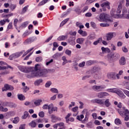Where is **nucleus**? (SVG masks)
Returning a JSON list of instances; mask_svg holds the SVG:
<instances>
[{
    "instance_id": "obj_64",
    "label": "nucleus",
    "mask_w": 129,
    "mask_h": 129,
    "mask_svg": "<svg viewBox=\"0 0 129 129\" xmlns=\"http://www.w3.org/2000/svg\"><path fill=\"white\" fill-rule=\"evenodd\" d=\"M6 24V21L2 20L0 21V26H4Z\"/></svg>"
},
{
    "instance_id": "obj_7",
    "label": "nucleus",
    "mask_w": 129,
    "mask_h": 129,
    "mask_svg": "<svg viewBox=\"0 0 129 129\" xmlns=\"http://www.w3.org/2000/svg\"><path fill=\"white\" fill-rule=\"evenodd\" d=\"M18 68L20 71H21V72H24V73H29L32 69L29 67L23 66H18Z\"/></svg>"
},
{
    "instance_id": "obj_14",
    "label": "nucleus",
    "mask_w": 129,
    "mask_h": 129,
    "mask_svg": "<svg viewBox=\"0 0 129 129\" xmlns=\"http://www.w3.org/2000/svg\"><path fill=\"white\" fill-rule=\"evenodd\" d=\"M100 7L102 8L106 7L107 9H108V10H110V3L108 1L103 2L100 5Z\"/></svg>"
},
{
    "instance_id": "obj_26",
    "label": "nucleus",
    "mask_w": 129,
    "mask_h": 129,
    "mask_svg": "<svg viewBox=\"0 0 129 129\" xmlns=\"http://www.w3.org/2000/svg\"><path fill=\"white\" fill-rule=\"evenodd\" d=\"M8 68H10L12 70H13L14 69V68L12 67V66L8 65L7 67L1 66L0 67V70H6V69H8Z\"/></svg>"
},
{
    "instance_id": "obj_3",
    "label": "nucleus",
    "mask_w": 129,
    "mask_h": 129,
    "mask_svg": "<svg viewBox=\"0 0 129 129\" xmlns=\"http://www.w3.org/2000/svg\"><path fill=\"white\" fill-rule=\"evenodd\" d=\"M107 91H108V92H113V93H116V94H117V95H118L119 97L123 98V99H124V98H125L126 97V96L124 95V94H123V92L119 90L118 89H116V88L108 89H107Z\"/></svg>"
},
{
    "instance_id": "obj_42",
    "label": "nucleus",
    "mask_w": 129,
    "mask_h": 129,
    "mask_svg": "<svg viewBox=\"0 0 129 129\" xmlns=\"http://www.w3.org/2000/svg\"><path fill=\"white\" fill-rule=\"evenodd\" d=\"M28 8H29V6H25L22 9V11L21 14H25L27 11H28Z\"/></svg>"
},
{
    "instance_id": "obj_25",
    "label": "nucleus",
    "mask_w": 129,
    "mask_h": 129,
    "mask_svg": "<svg viewBox=\"0 0 129 129\" xmlns=\"http://www.w3.org/2000/svg\"><path fill=\"white\" fill-rule=\"evenodd\" d=\"M78 33L79 34H80V35H81L83 37H86V36H87V33H86V31H83L81 29H80L78 31Z\"/></svg>"
},
{
    "instance_id": "obj_62",
    "label": "nucleus",
    "mask_w": 129,
    "mask_h": 129,
    "mask_svg": "<svg viewBox=\"0 0 129 129\" xmlns=\"http://www.w3.org/2000/svg\"><path fill=\"white\" fill-rule=\"evenodd\" d=\"M87 10H88V6H85V7H84L83 10H82V12L85 13V12H86V11H87Z\"/></svg>"
},
{
    "instance_id": "obj_61",
    "label": "nucleus",
    "mask_w": 129,
    "mask_h": 129,
    "mask_svg": "<svg viewBox=\"0 0 129 129\" xmlns=\"http://www.w3.org/2000/svg\"><path fill=\"white\" fill-rule=\"evenodd\" d=\"M24 92H27V91H29L30 90V88L27 86H24L23 88Z\"/></svg>"
},
{
    "instance_id": "obj_2",
    "label": "nucleus",
    "mask_w": 129,
    "mask_h": 129,
    "mask_svg": "<svg viewBox=\"0 0 129 129\" xmlns=\"http://www.w3.org/2000/svg\"><path fill=\"white\" fill-rule=\"evenodd\" d=\"M118 112L121 116L124 117V120L127 121L129 119V111L127 109H125V107H122V110L121 109H118Z\"/></svg>"
},
{
    "instance_id": "obj_9",
    "label": "nucleus",
    "mask_w": 129,
    "mask_h": 129,
    "mask_svg": "<svg viewBox=\"0 0 129 129\" xmlns=\"http://www.w3.org/2000/svg\"><path fill=\"white\" fill-rule=\"evenodd\" d=\"M54 111H58V107H54V105L51 103L49 105V113L51 114V113H53Z\"/></svg>"
},
{
    "instance_id": "obj_37",
    "label": "nucleus",
    "mask_w": 129,
    "mask_h": 129,
    "mask_svg": "<svg viewBox=\"0 0 129 129\" xmlns=\"http://www.w3.org/2000/svg\"><path fill=\"white\" fill-rule=\"evenodd\" d=\"M28 116H29V112H28V111H25L24 112V115L22 116V119H26Z\"/></svg>"
},
{
    "instance_id": "obj_50",
    "label": "nucleus",
    "mask_w": 129,
    "mask_h": 129,
    "mask_svg": "<svg viewBox=\"0 0 129 129\" xmlns=\"http://www.w3.org/2000/svg\"><path fill=\"white\" fill-rule=\"evenodd\" d=\"M94 78H95V79H101V75H100V74L97 75L96 74L94 75Z\"/></svg>"
},
{
    "instance_id": "obj_51",
    "label": "nucleus",
    "mask_w": 129,
    "mask_h": 129,
    "mask_svg": "<svg viewBox=\"0 0 129 129\" xmlns=\"http://www.w3.org/2000/svg\"><path fill=\"white\" fill-rule=\"evenodd\" d=\"M100 27H109V24L108 23H100Z\"/></svg>"
},
{
    "instance_id": "obj_41",
    "label": "nucleus",
    "mask_w": 129,
    "mask_h": 129,
    "mask_svg": "<svg viewBox=\"0 0 129 129\" xmlns=\"http://www.w3.org/2000/svg\"><path fill=\"white\" fill-rule=\"evenodd\" d=\"M8 106L11 107V108H13L14 107H16V104L14 103L10 102L8 103Z\"/></svg>"
},
{
    "instance_id": "obj_10",
    "label": "nucleus",
    "mask_w": 129,
    "mask_h": 129,
    "mask_svg": "<svg viewBox=\"0 0 129 129\" xmlns=\"http://www.w3.org/2000/svg\"><path fill=\"white\" fill-rule=\"evenodd\" d=\"M14 89V87L13 86L10 85L8 84L4 85V87L2 88V91H8V90H13Z\"/></svg>"
},
{
    "instance_id": "obj_40",
    "label": "nucleus",
    "mask_w": 129,
    "mask_h": 129,
    "mask_svg": "<svg viewBox=\"0 0 129 129\" xmlns=\"http://www.w3.org/2000/svg\"><path fill=\"white\" fill-rule=\"evenodd\" d=\"M87 127L88 128H92L93 127V124H92V122H89L86 124Z\"/></svg>"
},
{
    "instance_id": "obj_56",
    "label": "nucleus",
    "mask_w": 129,
    "mask_h": 129,
    "mask_svg": "<svg viewBox=\"0 0 129 129\" xmlns=\"http://www.w3.org/2000/svg\"><path fill=\"white\" fill-rule=\"evenodd\" d=\"M75 12L77 13L78 15H80L81 14L82 11H80V9L77 8L75 10Z\"/></svg>"
},
{
    "instance_id": "obj_4",
    "label": "nucleus",
    "mask_w": 129,
    "mask_h": 129,
    "mask_svg": "<svg viewBox=\"0 0 129 129\" xmlns=\"http://www.w3.org/2000/svg\"><path fill=\"white\" fill-rule=\"evenodd\" d=\"M99 22H111V20L109 19L108 14L106 13H102L99 15Z\"/></svg>"
},
{
    "instance_id": "obj_63",
    "label": "nucleus",
    "mask_w": 129,
    "mask_h": 129,
    "mask_svg": "<svg viewBox=\"0 0 129 129\" xmlns=\"http://www.w3.org/2000/svg\"><path fill=\"white\" fill-rule=\"evenodd\" d=\"M77 110H78V106H76L72 109V111H73V112H76V111H77Z\"/></svg>"
},
{
    "instance_id": "obj_58",
    "label": "nucleus",
    "mask_w": 129,
    "mask_h": 129,
    "mask_svg": "<svg viewBox=\"0 0 129 129\" xmlns=\"http://www.w3.org/2000/svg\"><path fill=\"white\" fill-rule=\"evenodd\" d=\"M123 92H124V94L126 95L128 97H129V91L126 90H122Z\"/></svg>"
},
{
    "instance_id": "obj_11",
    "label": "nucleus",
    "mask_w": 129,
    "mask_h": 129,
    "mask_svg": "<svg viewBox=\"0 0 129 129\" xmlns=\"http://www.w3.org/2000/svg\"><path fill=\"white\" fill-rule=\"evenodd\" d=\"M21 55H23V52H17L10 56L9 58L10 60H13L12 58H19Z\"/></svg>"
},
{
    "instance_id": "obj_31",
    "label": "nucleus",
    "mask_w": 129,
    "mask_h": 129,
    "mask_svg": "<svg viewBox=\"0 0 129 129\" xmlns=\"http://www.w3.org/2000/svg\"><path fill=\"white\" fill-rule=\"evenodd\" d=\"M42 82H43V80H42V79H40L39 80H37L36 81H35L34 82V84L36 86H38L40 85V83H42Z\"/></svg>"
},
{
    "instance_id": "obj_54",
    "label": "nucleus",
    "mask_w": 129,
    "mask_h": 129,
    "mask_svg": "<svg viewBox=\"0 0 129 129\" xmlns=\"http://www.w3.org/2000/svg\"><path fill=\"white\" fill-rule=\"evenodd\" d=\"M18 22H19V20L18 19H15L14 21V25L15 26V28H17L18 26L17 25V24H18Z\"/></svg>"
},
{
    "instance_id": "obj_36",
    "label": "nucleus",
    "mask_w": 129,
    "mask_h": 129,
    "mask_svg": "<svg viewBox=\"0 0 129 129\" xmlns=\"http://www.w3.org/2000/svg\"><path fill=\"white\" fill-rule=\"evenodd\" d=\"M114 122L117 125H119V124H121V121L118 118H117L115 119Z\"/></svg>"
},
{
    "instance_id": "obj_19",
    "label": "nucleus",
    "mask_w": 129,
    "mask_h": 129,
    "mask_svg": "<svg viewBox=\"0 0 129 129\" xmlns=\"http://www.w3.org/2000/svg\"><path fill=\"white\" fill-rule=\"evenodd\" d=\"M107 41H110L113 38V33L109 32L106 34Z\"/></svg>"
},
{
    "instance_id": "obj_20",
    "label": "nucleus",
    "mask_w": 129,
    "mask_h": 129,
    "mask_svg": "<svg viewBox=\"0 0 129 129\" xmlns=\"http://www.w3.org/2000/svg\"><path fill=\"white\" fill-rule=\"evenodd\" d=\"M102 52L103 54L110 53V49L109 48L104 47H101Z\"/></svg>"
},
{
    "instance_id": "obj_59",
    "label": "nucleus",
    "mask_w": 129,
    "mask_h": 129,
    "mask_svg": "<svg viewBox=\"0 0 129 129\" xmlns=\"http://www.w3.org/2000/svg\"><path fill=\"white\" fill-rule=\"evenodd\" d=\"M94 63V61L93 60H89L87 62V65L90 66V65H92Z\"/></svg>"
},
{
    "instance_id": "obj_27",
    "label": "nucleus",
    "mask_w": 129,
    "mask_h": 129,
    "mask_svg": "<svg viewBox=\"0 0 129 129\" xmlns=\"http://www.w3.org/2000/svg\"><path fill=\"white\" fill-rule=\"evenodd\" d=\"M29 125L31 126L32 128L36 127L37 126V123L35 122V120H32L31 122L29 123Z\"/></svg>"
},
{
    "instance_id": "obj_15",
    "label": "nucleus",
    "mask_w": 129,
    "mask_h": 129,
    "mask_svg": "<svg viewBox=\"0 0 129 129\" xmlns=\"http://www.w3.org/2000/svg\"><path fill=\"white\" fill-rule=\"evenodd\" d=\"M121 11H122V6L121 5V4L120 3L118 6L116 10L117 16H118L119 18H120V15H119V14H120V13H121Z\"/></svg>"
},
{
    "instance_id": "obj_16",
    "label": "nucleus",
    "mask_w": 129,
    "mask_h": 129,
    "mask_svg": "<svg viewBox=\"0 0 129 129\" xmlns=\"http://www.w3.org/2000/svg\"><path fill=\"white\" fill-rule=\"evenodd\" d=\"M34 41H35V39H34V37H29L25 40L24 43L26 44H31V43H33Z\"/></svg>"
},
{
    "instance_id": "obj_39",
    "label": "nucleus",
    "mask_w": 129,
    "mask_h": 129,
    "mask_svg": "<svg viewBox=\"0 0 129 129\" xmlns=\"http://www.w3.org/2000/svg\"><path fill=\"white\" fill-rule=\"evenodd\" d=\"M9 109L8 108H4V106H0V111H3V112H7Z\"/></svg>"
},
{
    "instance_id": "obj_43",
    "label": "nucleus",
    "mask_w": 129,
    "mask_h": 129,
    "mask_svg": "<svg viewBox=\"0 0 129 129\" xmlns=\"http://www.w3.org/2000/svg\"><path fill=\"white\" fill-rule=\"evenodd\" d=\"M95 38V35L94 34H90L89 36H88V40H94Z\"/></svg>"
},
{
    "instance_id": "obj_8",
    "label": "nucleus",
    "mask_w": 129,
    "mask_h": 129,
    "mask_svg": "<svg viewBox=\"0 0 129 129\" xmlns=\"http://www.w3.org/2000/svg\"><path fill=\"white\" fill-rule=\"evenodd\" d=\"M107 77L110 80H116V79H117L116 73L114 72L108 73L107 74Z\"/></svg>"
},
{
    "instance_id": "obj_46",
    "label": "nucleus",
    "mask_w": 129,
    "mask_h": 129,
    "mask_svg": "<svg viewBox=\"0 0 129 129\" xmlns=\"http://www.w3.org/2000/svg\"><path fill=\"white\" fill-rule=\"evenodd\" d=\"M123 73V71H120L118 74H116L117 75V79H119L120 75H122V74Z\"/></svg>"
},
{
    "instance_id": "obj_6",
    "label": "nucleus",
    "mask_w": 129,
    "mask_h": 129,
    "mask_svg": "<svg viewBox=\"0 0 129 129\" xmlns=\"http://www.w3.org/2000/svg\"><path fill=\"white\" fill-rule=\"evenodd\" d=\"M39 64H35V67H30L29 68H31V71L30 72H32L31 74H29L28 75H27L26 76V77L27 78H29V79H31L32 78H29V76H31V75H32V74L33 73H39V71H38V70H39Z\"/></svg>"
},
{
    "instance_id": "obj_44",
    "label": "nucleus",
    "mask_w": 129,
    "mask_h": 129,
    "mask_svg": "<svg viewBox=\"0 0 129 129\" xmlns=\"http://www.w3.org/2000/svg\"><path fill=\"white\" fill-rule=\"evenodd\" d=\"M95 1L97 0H87L86 2V5H91V4H92V3H94Z\"/></svg>"
},
{
    "instance_id": "obj_38",
    "label": "nucleus",
    "mask_w": 129,
    "mask_h": 129,
    "mask_svg": "<svg viewBox=\"0 0 129 129\" xmlns=\"http://www.w3.org/2000/svg\"><path fill=\"white\" fill-rule=\"evenodd\" d=\"M41 102H42V100H40V99L36 100L34 102V104L36 106H38L41 104Z\"/></svg>"
},
{
    "instance_id": "obj_48",
    "label": "nucleus",
    "mask_w": 129,
    "mask_h": 129,
    "mask_svg": "<svg viewBox=\"0 0 129 129\" xmlns=\"http://www.w3.org/2000/svg\"><path fill=\"white\" fill-rule=\"evenodd\" d=\"M84 112H86L85 117H89V112H87V110L85 109L83 111V113H84Z\"/></svg>"
},
{
    "instance_id": "obj_30",
    "label": "nucleus",
    "mask_w": 129,
    "mask_h": 129,
    "mask_svg": "<svg viewBox=\"0 0 129 129\" xmlns=\"http://www.w3.org/2000/svg\"><path fill=\"white\" fill-rule=\"evenodd\" d=\"M28 24H29V22L28 21L24 22L20 26L21 29H25V28H26V27L28 26Z\"/></svg>"
},
{
    "instance_id": "obj_12",
    "label": "nucleus",
    "mask_w": 129,
    "mask_h": 129,
    "mask_svg": "<svg viewBox=\"0 0 129 129\" xmlns=\"http://www.w3.org/2000/svg\"><path fill=\"white\" fill-rule=\"evenodd\" d=\"M108 95H109V94L108 93L105 92H101L98 93L97 96L99 98H104V97H106V96H108Z\"/></svg>"
},
{
    "instance_id": "obj_60",
    "label": "nucleus",
    "mask_w": 129,
    "mask_h": 129,
    "mask_svg": "<svg viewBox=\"0 0 129 129\" xmlns=\"http://www.w3.org/2000/svg\"><path fill=\"white\" fill-rule=\"evenodd\" d=\"M8 30H11V29H13V24L12 23H10L7 27Z\"/></svg>"
},
{
    "instance_id": "obj_52",
    "label": "nucleus",
    "mask_w": 129,
    "mask_h": 129,
    "mask_svg": "<svg viewBox=\"0 0 129 129\" xmlns=\"http://www.w3.org/2000/svg\"><path fill=\"white\" fill-rule=\"evenodd\" d=\"M90 25H91V27H92V28H93V29H96V24L95 23V22H91V23H90Z\"/></svg>"
},
{
    "instance_id": "obj_13",
    "label": "nucleus",
    "mask_w": 129,
    "mask_h": 129,
    "mask_svg": "<svg viewBox=\"0 0 129 129\" xmlns=\"http://www.w3.org/2000/svg\"><path fill=\"white\" fill-rule=\"evenodd\" d=\"M51 118L52 122H57V121H61V118L56 116L54 114L51 115Z\"/></svg>"
},
{
    "instance_id": "obj_57",
    "label": "nucleus",
    "mask_w": 129,
    "mask_h": 129,
    "mask_svg": "<svg viewBox=\"0 0 129 129\" xmlns=\"http://www.w3.org/2000/svg\"><path fill=\"white\" fill-rule=\"evenodd\" d=\"M90 77H91V75L85 76L82 78V80H86L87 78H90Z\"/></svg>"
},
{
    "instance_id": "obj_34",
    "label": "nucleus",
    "mask_w": 129,
    "mask_h": 129,
    "mask_svg": "<svg viewBox=\"0 0 129 129\" xmlns=\"http://www.w3.org/2000/svg\"><path fill=\"white\" fill-rule=\"evenodd\" d=\"M52 57L54 59H58V58H60V57H61V54L59 52H56Z\"/></svg>"
},
{
    "instance_id": "obj_1",
    "label": "nucleus",
    "mask_w": 129,
    "mask_h": 129,
    "mask_svg": "<svg viewBox=\"0 0 129 129\" xmlns=\"http://www.w3.org/2000/svg\"><path fill=\"white\" fill-rule=\"evenodd\" d=\"M48 74V70L46 69H41L38 71V73H33L31 76H29V78H34L35 77H46Z\"/></svg>"
},
{
    "instance_id": "obj_28",
    "label": "nucleus",
    "mask_w": 129,
    "mask_h": 129,
    "mask_svg": "<svg viewBox=\"0 0 129 129\" xmlns=\"http://www.w3.org/2000/svg\"><path fill=\"white\" fill-rule=\"evenodd\" d=\"M104 104L106 107H109L111 104L109 102V99H107L104 102Z\"/></svg>"
},
{
    "instance_id": "obj_53",
    "label": "nucleus",
    "mask_w": 129,
    "mask_h": 129,
    "mask_svg": "<svg viewBox=\"0 0 129 129\" xmlns=\"http://www.w3.org/2000/svg\"><path fill=\"white\" fill-rule=\"evenodd\" d=\"M38 115L40 117H44L45 116V113L43 111H40L38 113Z\"/></svg>"
},
{
    "instance_id": "obj_33",
    "label": "nucleus",
    "mask_w": 129,
    "mask_h": 129,
    "mask_svg": "<svg viewBox=\"0 0 129 129\" xmlns=\"http://www.w3.org/2000/svg\"><path fill=\"white\" fill-rule=\"evenodd\" d=\"M84 38H78L77 40H76V42L77 43H78V44H83V42H84Z\"/></svg>"
},
{
    "instance_id": "obj_47",
    "label": "nucleus",
    "mask_w": 129,
    "mask_h": 129,
    "mask_svg": "<svg viewBox=\"0 0 129 129\" xmlns=\"http://www.w3.org/2000/svg\"><path fill=\"white\" fill-rule=\"evenodd\" d=\"M42 60H43V57H42V56H38L35 58V61L36 62H41Z\"/></svg>"
},
{
    "instance_id": "obj_23",
    "label": "nucleus",
    "mask_w": 129,
    "mask_h": 129,
    "mask_svg": "<svg viewBox=\"0 0 129 129\" xmlns=\"http://www.w3.org/2000/svg\"><path fill=\"white\" fill-rule=\"evenodd\" d=\"M18 98L19 100H21V101H23V100H25L26 99V97L24 96V95L22 94H18Z\"/></svg>"
},
{
    "instance_id": "obj_22",
    "label": "nucleus",
    "mask_w": 129,
    "mask_h": 129,
    "mask_svg": "<svg viewBox=\"0 0 129 129\" xmlns=\"http://www.w3.org/2000/svg\"><path fill=\"white\" fill-rule=\"evenodd\" d=\"M67 38H68V36L67 35H61L59 36L57 38V40L58 41H65V40H66V39H67Z\"/></svg>"
},
{
    "instance_id": "obj_24",
    "label": "nucleus",
    "mask_w": 129,
    "mask_h": 129,
    "mask_svg": "<svg viewBox=\"0 0 129 129\" xmlns=\"http://www.w3.org/2000/svg\"><path fill=\"white\" fill-rule=\"evenodd\" d=\"M119 57H120V56L119 55V54L115 52L114 53H113V54H112L111 55V58H112V59H118V58H119Z\"/></svg>"
},
{
    "instance_id": "obj_49",
    "label": "nucleus",
    "mask_w": 129,
    "mask_h": 129,
    "mask_svg": "<svg viewBox=\"0 0 129 129\" xmlns=\"http://www.w3.org/2000/svg\"><path fill=\"white\" fill-rule=\"evenodd\" d=\"M72 53V52L71 51V50H70L69 49H67L65 51V53L67 55H68V56H71V53Z\"/></svg>"
},
{
    "instance_id": "obj_21",
    "label": "nucleus",
    "mask_w": 129,
    "mask_h": 129,
    "mask_svg": "<svg viewBox=\"0 0 129 129\" xmlns=\"http://www.w3.org/2000/svg\"><path fill=\"white\" fill-rule=\"evenodd\" d=\"M119 63L121 66L125 65V58L124 56H122L119 60Z\"/></svg>"
},
{
    "instance_id": "obj_45",
    "label": "nucleus",
    "mask_w": 129,
    "mask_h": 129,
    "mask_svg": "<svg viewBox=\"0 0 129 129\" xmlns=\"http://www.w3.org/2000/svg\"><path fill=\"white\" fill-rule=\"evenodd\" d=\"M19 121H20V118H19V117H16L14 118L13 122V123H18Z\"/></svg>"
},
{
    "instance_id": "obj_55",
    "label": "nucleus",
    "mask_w": 129,
    "mask_h": 129,
    "mask_svg": "<svg viewBox=\"0 0 129 129\" xmlns=\"http://www.w3.org/2000/svg\"><path fill=\"white\" fill-rule=\"evenodd\" d=\"M47 2H48V0H43L39 4V6H43V5H45V4H46Z\"/></svg>"
},
{
    "instance_id": "obj_17",
    "label": "nucleus",
    "mask_w": 129,
    "mask_h": 129,
    "mask_svg": "<svg viewBox=\"0 0 129 129\" xmlns=\"http://www.w3.org/2000/svg\"><path fill=\"white\" fill-rule=\"evenodd\" d=\"M100 71V68L98 67H94L91 70V74L93 73H97V72H99Z\"/></svg>"
},
{
    "instance_id": "obj_18",
    "label": "nucleus",
    "mask_w": 129,
    "mask_h": 129,
    "mask_svg": "<svg viewBox=\"0 0 129 129\" xmlns=\"http://www.w3.org/2000/svg\"><path fill=\"white\" fill-rule=\"evenodd\" d=\"M94 102H95V103H98V104H100V105L104 104V101L102 99H96L94 100Z\"/></svg>"
},
{
    "instance_id": "obj_35",
    "label": "nucleus",
    "mask_w": 129,
    "mask_h": 129,
    "mask_svg": "<svg viewBox=\"0 0 129 129\" xmlns=\"http://www.w3.org/2000/svg\"><path fill=\"white\" fill-rule=\"evenodd\" d=\"M50 91L52 92V93H59V91H58V89L55 88H52L50 89Z\"/></svg>"
},
{
    "instance_id": "obj_32",
    "label": "nucleus",
    "mask_w": 129,
    "mask_h": 129,
    "mask_svg": "<svg viewBox=\"0 0 129 129\" xmlns=\"http://www.w3.org/2000/svg\"><path fill=\"white\" fill-rule=\"evenodd\" d=\"M33 33V31L31 30L30 32H24V34L22 35V37L23 38H26V37H28L29 35H30V34H32Z\"/></svg>"
},
{
    "instance_id": "obj_29",
    "label": "nucleus",
    "mask_w": 129,
    "mask_h": 129,
    "mask_svg": "<svg viewBox=\"0 0 129 129\" xmlns=\"http://www.w3.org/2000/svg\"><path fill=\"white\" fill-rule=\"evenodd\" d=\"M101 42H102V38H99L97 39V41H95L93 42V45L96 46L97 45H98V44H100V43Z\"/></svg>"
},
{
    "instance_id": "obj_5",
    "label": "nucleus",
    "mask_w": 129,
    "mask_h": 129,
    "mask_svg": "<svg viewBox=\"0 0 129 129\" xmlns=\"http://www.w3.org/2000/svg\"><path fill=\"white\" fill-rule=\"evenodd\" d=\"M106 88V86L105 85H100V86H93L92 87V89L94 90V91H96V92H100V91H103L104 89Z\"/></svg>"
}]
</instances>
